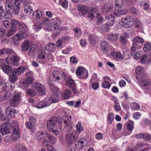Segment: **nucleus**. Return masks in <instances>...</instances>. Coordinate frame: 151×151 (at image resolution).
<instances>
[{"label": "nucleus", "mask_w": 151, "mask_h": 151, "mask_svg": "<svg viewBox=\"0 0 151 151\" xmlns=\"http://www.w3.org/2000/svg\"><path fill=\"white\" fill-rule=\"evenodd\" d=\"M42 23L45 25V28L49 30L56 29V27L54 26L58 27L60 24V20L57 18L52 19L50 23L49 19L45 17L42 18Z\"/></svg>", "instance_id": "1"}, {"label": "nucleus", "mask_w": 151, "mask_h": 151, "mask_svg": "<svg viewBox=\"0 0 151 151\" xmlns=\"http://www.w3.org/2000/svg\"><path fill=\"white\" fill-rule=\"evenodd\" d=\"M57 122V118L55 117L51 118L47 123V128L48 130L53 133L55 135H58L60 133L56 126Z\"/></svg>", "instance_id": "2"}, {"label": "nucleus", "mask_w": 151, "mask_h": 151, "mask_svg": "<svg viewBox=\"0 0 151 151\" xmlns=\"http://www.w3.org/2000/svg\"><path fill=\"white\" fill-rule=\"evenodd\" d=\"M15 123L17 122L13 121L11 124L9 122L2 124L1 126L0 129L1 133L3 135H5L12 132V130L15 126Z\"/></svg>", "instance_id": "3"}, {"label": "nucleus", "mask_w": 151, "mask_h": 151, "mask_svg": "<svg viewBox=\"0 0 151 151\" xmlns=\"http://www.w3.org/2000/svg\"><path fill=\"white\" fill-rule=\"evenodd\" d=\"M143 39L140 37H135L133 40V43L132 47V53L134 54V51L140 49L142 47V45L144 43Z\"/></svg>", "instance_id": "4"}, {"label": "nucleus", "mask_w": 151, "mask_h": 151, "mask_svg": "<svg viewBox=\"0 0 151 151\" xmlns=\"http://www.w3.org/2000/svg\"><path fill=\"white\" fill-rule=\"evenodd\" d=\"M66 76L64 73H61L58 70L53 71L50 76V79L52 81L58 82Z\"/></svg>", "instance_id": "5"}, {"label": "nucleus", "mask_w": 151, "mask_h": 151, "mask_svg": "<svg viewBox=\"0 0 151 151\" xmlns=\"http://www.w3.org/2000/svg\"><path fill=\"white\" fill-rule=\"evenodd\" d=\"M20 29L21 31L12 38L13 43L16 45H17L19 42L24 38V35L26 33V30L24 28Z\"/></svg>", "instance_id": "6"}, {"label": "nucleus", "mask_w": 151, "mask_h": 151, "mask_svg": "<svg viewBox=\"0 0 151 151\" xmlns=\"http://www.w3.org/2000/svg\"><path fill=\"white\" fill-rule=\"evenodd\" d=\"M121 23L125 27L130 28L134 24V20L133 18L130 16H127L126 17L122 18L121 22Z\"/></svg>", "instance_id": "7"}, {"label": "nucleus", "mask_w": 151, "mask_h": 151, "mask_svg": "<svg viewBox=\"0 0 151 151\" xmlns=\"http://www.w3.org/2000/svg\"><path fill=\"white\" fill-rule=\"evenodd\" d=\"M78 137V132H73L72 133L67 134L65 136L66 142L69 145L73 143L76 140Z\"/></svg>", "instance_id": "8"}, {"label": "nucleus", "mask_w": 151, "mask_h": 151, "mask_svg": "<svg viewBox=\"0 0 151 151\" xmlns=\"http://www.w3.org/2000/svg\"><path fill=\"white\" fill-rule=\"evenodd\" d=\"M31 86L36 89L40 95L43 96L45 94L46 89L44 85L40 83H36L32 84Z\"/></svg>", "instance_id": "9"}, {"label": "nucleus", "mask_w": 151, "mask_h": 151, "mask_svg": "<svg viewBox=\"0 0 151 151\" xmlns=\"http://www.w3.org/2000/svg\"><path fill=\"white\" fill-rule=\"evenodd\" d=\"M18 123H15V126L12 131V133L11 135L12 140L14 142L17 140L20 137L19 132V131Z\"/></svg>", "instance_id": "10"}, {"label": "nucleus", "mask_w": 151, "mask_h": 151, "mask_svg": "<svg viewBox=\"0 0 151 151\" xmlns=\"http://www.w3.org/2000/svg\"><path fill=\"white\" fill-rule=\"evenodd\" d=\"M46 54L45 50H40L38 53L37 61L43 64L46 63L48 62V59L46 57Z\"/></svg>", "instance_id": "11"}, {"label": "nucleus", "mask_w": 151, "mask_h": 151, "mask_svg": "<svg viewBox=\"0 0 151 151\" xmlns=\"http://www.w3.org/2000/svg\"><path fill=\"white\" fill-rule=\"evenodd\" d=\"M19 58L16 56H12L6 58V61L9 64H12L14 66H18L19 64Z\"/></svg>", "instance_id": "12"}, {"label": "nucleus", "mask_w": 151, "mask_h": 151, "mask_svg": "<svg viewBox=\"0 0 151 151\" xmlns=\"http://www.w3.org/2000/svg\"><path fill=\"white\" fill-rule=\"evenodd\" d=\"M20 94L17 93L13 96L10 100V106L15 107L17 106L20 102Z\"/></svg>", "instance_id": "13"}, {"label": "nucleus", "mask_w": 151, "mask_h": 151, "mask_svg": "<svg viewBox=\"0 0 151 151\" xmlns=\"http://www.w3.org/2000/svg\"><path fill=\"white\" fill-rule=\"evenodd\" d=\"M65 85L68 86L69 88L72 89L73 92L74 94L77 93V91L76 89V86L75 84L74 81L71 78H69L66 81Z\"/></svg>", "instance_id": "14"}, {"label": "nucleus", "mask_w": 151, "mask_h": 151, "mask_svg": "<svg viewBox=\"0 0 151 151\" xmlns=\"http://www.w3.org/2000/svg\"><path fill=\"white\" fill-rule=\"evenodd\" d=\"M62 122H63L65 124V129L67 132H69L73 128L72 124L70 122L67 117L63 116L61 119Z\"/></svg>", "instance_id": "15"}, {"label": "nucleus", "mask_w": 151, "mask_h": 151, "mask_svg": "<svg viewBox=\"0 0 151 151\" xmlns=\"http://www.w3.org/2000/svg\"><path fill=\"white\" fill-rule=\"evenodd\" d=\"M113 8V5L110 3H106L103 5L101 8V10L106 14L112 11Z\"/></svg>", "instance_id": "16"}, {"label": "nucleus", "mask_w": 151, "mask_h": 151, "mask_svg": "<svg viewBox=\"0 0 151 151\" xmlns=\"http://www.w3.org/2000/svg\"><path fill=\"white\" fill-rule=\"evenodd\" d=\"M12 24L11 27L12 28L17 29V28H18L19 29L24 28L23 27L22 24L19 22L15 19H13L11 22Z\"/></svg>", "instance_id": "17"}, {"label": "nucleus", "mask_w": 151, "mask_h": 151, "mask_svg": "<svg viewBox=\"0 0 151 151\" xmlns=\"http://www.w3.org/2000/svg\"><path fill=\"white\" fill-rule=\"evenodd\" d=\"M42 13L40 10L35 11L32 14V19L37 21L40 20L42 17Z\"/></svg>", "instance_id": "18"}, {"label": "nucleus", "mask_w": 151, "mask_h": 151, "mask_svg": "<svg viewBox=\"0 0 151 151\" xmlns=\"http://www.w3.org/2000/svg\"><path fill=\"white\" fill-rule=\"evenodd\" d=\"M76 73L78 76H82L83 78H87L88 72L82 68H78L76 70Z\"/></svg>", "instance_id": "19"}, {"label": "nucleus", "mask_w": 151, "mask_h": 151, "mask_svg": "<svg viewBox=\"0 0 151 151\" xmlns=\"http://www.w3.org/2000/svg\"><path fill=\"white\" fill-rule=\"evenodd\" d=\"M16 110L14 109H11L10 107H7L5 109V114L7 116H10L14 118L15 116Z\"/></svg>", "instance_id": "20"}, {"label": "nucleus", "mask_w": 151, "mask_h": 151, "mask_svg": "<svg viewBox=\"0 0 151 151\" xmlns=\"http://www.w3.org/2000/svg\"><path fill=\"white\" fill-rule=\"evenodd\" d=\"M99 11L96 9H93L90 11L88 14V17L91 20H93L95 17L99 15Z\"/></svg>", "instance_id": "21"}, {"label": "nucleus", "mask_w": 151, "mask_h": 151, "mask_svg": "<svg viewBox=\"0 0 151 151\" xmlns=\"http://www.w3.org/2000/svg\"><path fill=\"white\" fill-rule=\"evenodd\" d=\"M86 140L84 139H81L78 141L76 144V146L78 149H81L85 147L87 145Z\"/></svg>", "instance_id": "22"}, {"label": "nucleus", "mask_w": 151, "mask_h": 151, "mask_svg": "<svg viewBox=\"0 0 151 151\" xmlns=\"http://www.w3.org/2000/svg\"><path fill=\"white\" fill-rule=\"evenodd\" d=\"M50 105V102H47L46 98L44 101H42L36 105V107L38 109H41L47 106Z\"/></svg>", "instance_id": "23"}, {"label": "nucleus", "mask_w": 151, "mask_h": 151, "mask_svg": "<svg viewBox=\"0 0 151 151\" xmlns=\"http://www.w3.org/2000/svg\"><path fill=\"white\" fill-rule=\"evenodd\" d=\"M101 50L105 53H106L109 50V45L105 41H102L100 44Z\"/></svg>", "instance_id": "24"}, {"label": "nucleus", "mask_w": 151, "mask_h": 151, "mask_svg": "<svg viewBox=\"0 0 151 151\" xmlns=\"http://www.w3.org/2000/svg\"><path fill=\"white\" fill-rule=\"evenodd\" d=\"M78 9L79 14L82 15L87 12L88 9L87 6L81 5L78 6Z\"/></svg>", "instance_id": "25"}, {"label": "nucleus", "mask_w": 151, "mask_h": 151, "mask_svg": "<svg viewBox=\"0 0 151 151\" xmlns=\"http://www.w3.org/2000/svg\"><path fill=\"white\" fill-rule=\"evenodd\" d=\"M36 119L32 117H30L29 119V129H31L32 132H34V128L35 124L36 122Z\"/></svg>", "instance_id": "26"}, {"label": "nucleus", "mask_w": 151, "mask_h": 151, "mask_svg": "<svg viewBox=\"0 0 151 151\" xmlns=\"http://www.w3.org/2000/svg\"><path fill=\"white\" fill-rule=\"evenodd\" d=\"M20 85L21 88L23 89H26V93H28V90L27 89L28 87V77L25 80H22L20 83Z\"/></svg>", "instance_id": "27"}, {"label": "nucleus", "mask_w": 151, "mask_h": 151, "mask_svg": "<svg viewBox=\"0 0 151 151\" xmlns=\"http://www.w3.org/2000/svg\"><path fill=\"white\" fill-rule=\"evenodd\" d=\"M13 0H6L5 1V9L7 11L11 10L13 6Z\"/></svg>", "instance_id": "28"}, {"label": "nucleus", "mask_w": 151, "mask_h": 151, "mask_svg": "<svg viewBox=\"0 0 151 151\" xmlns=\"http://www.w3.org/2000/svg\"><path fill=\"white\" fill-rule=\"evenodd\" d=\"M25 69V68L24 67L22 66H20L16 69L14 68V70L12 72L15 75L19 76L24 72Z\"/></svg>", "instance_id": "29"}, {"label": "nucleus", "mask_w": 151, "mask_h": 151, "mask_svg": "<svg viewBox=\"0 0 151 151\" xmlns=\"http://www.w3.org/2000/svg\"><path fill=\"white\" fill-rule=\"evenodd\" d=\"M3 71L6 73L9 74V73H12L14 68L9 65H4L2 67Z\"/></svg>", "instance_id": "30"}, {"label": "nucleus", "mask_w": 151, "mask_h": 151, "mask_svg": "<svg viewBox=\"0 0 151 151\" xmlns=\"http://www.w3.org/2000/svg\"><path fill=\"white\" fill-rule=\"evenodd\" d=\"M59 99V96L57 94H54L52 95L50 98L49 99H47V102H50V103H55L58 101Z\"/></svg>", "instance_id": "31"}, {"label": "nucleus", "mask_w": 151, "mask_h": 151, "mask_svg": "<svg viewBox=\"0 0 151 151\" xmlns=\"http://www.w3.org/2000/svg\"><path fill=\"white\" fill-rule=\"evenodd\" d=\"M71 94L70 90L69 89H66L62 92L61 95L64 99H67L70 97Z\"/></svg>", "instance_id": "32"}, {"label": "nucleus", "mask_w": 151, "mask_h": 151, "mask_svg": "<svg viewBox=\"0 0 151 151\" xmlns=\"http://www.w3.org/2000/svg\"><path fill=\"white\" fill-rule=\"evenodd\" d=\"M140 83L142 86H148L151 84V82L150 81L143 78L140 79Z\"/></svg>", "instance_id": "33"}, {"label": "nucleus", "mask_w": 151, "mask_h": 151, "mask_svg": "<svg viewBox=\"0 0 151 151\" xmlns=\"http://www.w3.org/2000/svg\"><path fill=\"white\" fill-rule=\"evenodd\" d=\"M55 44L53 43H50L46 47V49L48 51L53 52L55 49Z\"/></svg>", "instance_id": "34"}, {"label": "nucleus", "mask_w": 151, "mask_h": 151, "mask_svg": "<svg viewBox=\"0 0 151 151\" xmlns=\"http://www.w3.org/2000/svg\"><path fill=\"white\" fill-rule=\"evenodd\" d=\"M115 6L114 7V10L118 11L123 5V2L122 0H115Z\"/></svg>", "instance_id": "35"}, {"label": "nucleus", "mask_w": 151, "mask_h": 151, "mask_svg": "<svg viewBox=\"0 0 151 151\" xmlns=\"http://www.w3.org/2000/svg\"><path fill=\"white\" fill-rule=\"evenodd\" d=\"M46 137L48 139L50 143L55 144L57 141L56 139L53 136L46 133Z\"/></svg>", "instance_id": "36"}, {"label": "nucleus", "mask_w": 151, "mask_h": 151, "mask_svg": "<svg viewBox=\"0 0 151 151\" xmlns=\"http://www.w3.org/2000/svg\"><path fill=\"white\" fill-rule=\"evenodd\" d=\"M27 149L23 145L19 144L16 145L15 151H26Z\"/></svg>", "instance_id": "37"}, {"label": "nucleus", "mask_w": 151, "mask_h": 151, "mask_svg": "<svg viewBox=\"0 0 151 151\" xmlns=\"http://www.w3.org/2000/svg\"><path fill=\"white\" fill-rule=\"evenodd\" d=\"M22 50L24 52L26 51L28 49V41L26 40L22 44Z\"/></svg>", "instance_id": "38"}, {"label": "nucleus", "mask_w": 151, "mask_h": 151, "mask_svg": "<svg viewBox=\"0 0 151 151\" xmlns=\"http://www.w3.org/2000/svg\"><path fill=\"white\" fill-rule=\"evenodd\" d=\"M127 11L126 9H122L118 11L115 12L114 14L116 16L119 17L121 16L122 15H125L127 14Z\"/></svg>", "instance_id": "39"}, {"label": "nucleus", "mask_w": 151, "mask_h": 151, "mask_svg": "<svg viewBox=\"0 0 151 151\" xmlns=\"http://www.w3.org/2000/svg\"><path fill=\"white\" fill-rule=\"evenodd\" d=\"M46 132H39L36 133V138L38 139H41L45 137Z\"/></svg>", "instance_id": "40"}, {"label": "nucleus", "mask_w": 151, "mask_h": 151, "mask_svg": "<svg viewBox=\"0 0 151 151\" xmlns=\"http://www.w3.org/2000/svg\"><path fill=\"white\" fill-rule=\"evenodd\" d=\"M17 31L15 28H13L11 27L10 29L8 30L6 33V36L7 37H9L13 35Z\"/></svg>", "instance_id": "41"}, {"label": "nucleus", "mask_w": 151, "mask_h": 151, "mask_svg": "<svg viewBox=\"0 0 151 151\" xmlns=\"http://www.w3.org/2000/svg\"><path fill=\"white\" fill-rule=\"evenodd\" d=\"M134 123L130 120L127 122V129L130 131H132L134 128Z\"/></svg>", "instance_id": "42"}, {"label": "nucleus", "mask_w": 151, "mask_h": 151, "mask_svg": "<svg viewBox=\"0 0 151 151\" xmlns=\"http://www.w3.org/2000/svg\"><path fill=\"white\" fill-rule=\"evenodd\" d=\"M10 76H9V78L10 81L13 83L15 82L18 79L17 76L13 73L12 72Z\"/></svg>", "instance_id": "43"}, {"label": "nucleus", "mask_w": 151, "mask_h": 151, "mask_svg": "<svg viewBox=\"0 0 151 151\" xmlns=\"http://www.w3.org/2000/svg\"><path fill=\"white\" fill-rule=\"evenodd\" d=\"M42 24L40 22L36 23L33 25L34 30L36 32L42 28Z\"/></svg>", "instance_id": "44"}, {"label": "nucleus", "mask_w": 151, "mask_h": 151, "mask_svg": "<svg viewBox=\"0 0 151 151\" xmlns=\"http://www.w3.org/2000/svg\"><path fill=\"white\" fill-rule=\"evenodd\" d=\"M118 35L115 34H111L108 36V38L109 40L113 41H115L118 39Z\"/></svg>", "instance_id": "45"}, {"label": "nucleus", "mask_w": 151, "mask_h": 151, "mask_svg": "<svg viewBox=\"0 0 151 151\" xmlns=\"http://www.w3.org/2000/svg\"><path fill=\"white\" fill-rule=\"evenodd\" d=\"M144 68L142 66H139L137 67L136 73L137 75H139L144 72Z\"/></svg>", "instance_id": "46"}, {"label": "nucleus", "mask_w": 151, "mask_h": 151, "mask_svg": "<svg viewBox=\"0 0 151 151\" xmlns=\"http://www.w3.org/2000/svg\"><path fill=\"white\" fill-rule=\"evenodd\" d=\"M38 46L36 45H32L30 48V52L31 53L30 55H33L34 54V52L37 50Z\"/></svg>", "instance_id": "47"}, {"label": "nucleus", "mask_w": 151, "mask_h": 151, "mask_svg": "<svg viewBox=\"0 0 151 151\" xmlns=\"http://www.w3.org/2000/svg\"><path fill=\"white\" fill-rule=\"evenodd\" d=\"M11 96V92L9 91V90H8V91L5 93L4 95L2 98V99L3 101H5L9 99Z\"/></svg>", "instance_id": "48"}, {"label": "nucleus", "mask_w": 151, "mask_h": 151, "mask_svg": "<svg viewBox=\"0 0 151 151\" xmlns=\"http://www.w3.org/2000/svg\"><path fill=\"white\" fill-rule=\"evenodd\" d=\"M89 42L91 44L94 45L96 43V40L94 37L92 35H90L88 36Z\"/></svg>", "instance_id": "49"}, {"label": "nucleus", "mask_w": 151, "mask_h": 151, "mask_svg": "<svg viewBox=\"0 0 151 151\" xmlns=\"http://www.w3.org/2000/svg\"><path fill=\"white\" fill-rule=\"evenodd\" d=\"M111 54L112 56L114 58L116 59L121 58L122 57L121 54L119 52H112Z\"/></svg>", "instance_id": "50"}, {"label": "nucleus", "mask_w": 151, "mask_h": 151, "mask_svg": "<svg viewBox=\"0 0 151 151\" xmlns=\"http://www.w3.org/2000/svg\"><path fill=\"white\" fill-rule=\"evenodd\" d=\"M114 98L115 99L114 104L115 109L116 111H119L120 110V106L116 98L115 97H114Z\"/></svg>", "instance_id": "51"}, {"label": "nucleus", "mask_w": 151, "mask_h": 151, "mask_svg": "<svg viewBox=\"0 0 151 151\" xmlns=\"http://www.w3.org/2000/svg\"><path fill=\"white\" fill-rule=\"evenodd\" d=\"M81 123L79 122L78 124L76 126V131H74L73 132H78V135L79 133L82 131L83 130V127L81 126Z\"/></svg>", "instance_id": "52"}, {"label": "nucleus", "mask_w": 151, "mask_h": 151, "mask_svg": "<svg viewBox=\"0 0 151 151\" xmlns=\"http://www.w3.org/2000/svg\"><path fill=\"white\" fill-rule=\"evenodd\" d=\"M151 48V45L150 44H145L144 45V46L143 47V49L144 52H148L150 50Z\"/></svg>", "instance_id": "53"}, {"label": "nucleus", "mask_w": 151, "mask_h": 151, "mask_svg": "<svg viewBox=\"0 0 151 151\" xmlns=\"http://www.w3.org/2000/svg\"><path fill=\"white\" fill-rule=\"evenodd\" d=\"M19 6L15 5L14 9L12 11V12L13 14L15 15H18L20 10Z\"/></svg>", "instance_id": "54"}, {"label": "nucleus", "mask_w": 151, "mask_h": 151, "mask_svg": "<svg viewBox=\"0 0 151 151\" xmlns=\"http://www.w3.org/2000/svg\"><path fill=\"white\" fill-rule=\"evenodd\" d=\"M60 4L62 6L65 8L68 7V3L67 0H59Z\"/></svg>", "instance_id": "55"}, {"label": "nucleus", "mask_w": 151, "mask_h": 151, "mask_svg": "<svg viewBox=\"0 0 151 151\" xmlns=\"http://www.w3.org/2000/svg\"><path fill=\"white\" fill-rule=\"evenodd\" d=\"M133 53L134 54H132L131 50V55H133L134 58H135L136 60H138L141 56V55L139 52L137 51L135 53V51H134Z\"/></svg>", "instance_id": "56"}, {"label": "nucleus", "mask_w": 151, "mask_h": 151, "mask_svg": "<svg viewBox=\"0 0 151 151\" xmlns=\"http://www.w3.org/2000/svg\"><path fill=\"white\" fill-rule=\"evenodd\" d=\"M74 30L75 31V35L76 37H79L81 35V30L79 28H75L74 29Z\"/></svg>", "instance_id": "57"}, {"label": "nucleus", "mask_w": 151, "mask_h": 151, "mask_svg": "<svg viewBox=\"0 0 151 151\" xmlns=\"http://www.w3.org/2000/svg\"><path fill=\"white\" fill-rule=\"evenodd\" d=\"M34 80L32 72L31 71H29V83H32Z\"/></svg>", "instance_id": "58"}, {"label": "nucleus", "mask_w": 151, "mask_h": 151, "mask_svg": "<svg viewBox=\"0 0 151 151\" xmlns=\"http://www.w3.org/2000/svg\"><path fill=\"white\" fill-rule=\"evenodd\" d=\"M132 108L134 109L135 110H138L140 109V106L137 103H133L131 104Z\"/></svg>", "instance_id": "59"}, {"label": "nucleus", "mask_w": 151, "mask_h": 151, "mask_svg": "<svg viewBox=\"0 0 151 151\" xmlns=\"http://www.w3.org/2000/svg\"><path fill=\"white\" fill-rule=\"evenodd\" d=\"M4 18L9 19L12 17V14L10 12H6L3 16Z\"/></svg>", "instance_id": "60"}, {"label": "nucleus", "mask_w": 151, "mask_h": 151, "mask_svg": "<svg viewBox=\"0 0 151 151\" xmlns=\"http://www.w3.org/2000/svg\"><path fill=\"white\" fill-rule=\"evenodd\" d=\"M143 139L145 141H148L151 139V135L149 134H143Z\"/></svg>", "instance_id": "61"}, {"label": "nucleus", "mask_w": 151, "mask_h": 151, "mask_svg": "<svg viewBox=\"0 0 151 151\" xmlns=\"http://www.w3.org/2000/svg\"><path fill=\"white\" fill-rule=\"evenodd\" d=\"M101 29L103 32H106L109 29V26L107 24H104L102 25Z\"/></svg>", "instance_id": "62"}, {"label": "nucleus", "mask_w": 151, "mask_h": 151, "mask_svg": "<svg viewBox=\"0 0 151 151\" xmlns=\"http://www.w3.org/2000/svg\"><path fill=\"white\" fill-rule=\"evenodd\" d=\"M114 119V115L112 113H110L109 114L108 121L109 123L111 124L113 120Z\"/></svg>", "instance_id": "63"}, {"label": "nucleus", "mask_w": 151, "mask_h": 151, "mask_svg": "<svg viewBox=\"0 0 151 151\" xmlns=\"http://www.w3.org/2000/svg\"><path fill=\"white\" fill-rule=\"evenodd\" d=\"M5 27L8 28L9 27L10 25V22L7 20H4L2 24Z\"/></svg>", "instance_id": "64"}]
</instances>
